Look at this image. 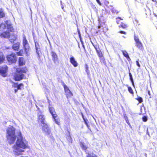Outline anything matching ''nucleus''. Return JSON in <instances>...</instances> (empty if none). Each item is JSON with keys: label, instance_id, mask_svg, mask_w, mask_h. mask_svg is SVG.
Returning a JSON list of instances; mask_svg holds the SVG:
<instances>
[{"label": "nucleus", "instance_id": "1", "mask_svg": "<svg viewBox=\"0 0 157 157\" xmlns=\"http://www.w3.org/2000/svg\"><path fill=\"white\" fill-rule=\"evenodd\" d=\"M6 131L7 141L10 144H13L17 137L16 135L15 134V128L13 126L10 125L6 129ZM16 144V146H13V152L17 155L22 154L25 151L24 149L27 148L28 147V142L23 137L20 131L17 133V140Z\"/></svg>", "mask_w": 157, "mask_h": 157}, {"label": "nucleus", "instance_id": "2", "mask_svg": "<svg viewBox=\"0 0 157 157\" xmlns=\"http://www.w3.org/2000/svg\"><path fill=\"white\" fill-rule=\"evenodd\" d=\"M27 71V69L25 67L21 69H17L14 76V79L17 81L22 80L24 77L23 73H26Z\"/></svg>", "mask_w": 157, "mask_h": 157}, {"label": "nucleus", "instance_id": "3", "mask_svg": "<svg viewBox=\"0 0 157 157\" xmlns=\"http://www.w3.org/2000/svg\"><path fill=\"white\" fill-rule=\"evenodd\" d=\"M0 28L4 29L6 28L8 31L13 32H14V29L13 28L12 24L10 21H6L5 22V24H2L0 25Z\"/></svg>", "mask_w": 157, "mask_h": 157}, {"label": "nucleus", "instance_id": "4", "mask_svg": "<svg viewBox=\"0 0 157 157\" xmlns=\"http://www.w3.org/2000/svg\"><path fill=\"white\" fill-rule=\"evenodd\" d=\"M13 38L12 39L10 38V33L8 32H5L2 33L0 35V36L2 38H9L10 41L11 42H13L17 38L16 36L15 35H13Z\"/></svg>", "mask_w": 157, "mask_h": 157}, {"label": "nucleus", "instance_id": "5", "mask_svg": "<svg viewBox=\"0 0 157 157\" xmlns=\"http://www.w3.org/2000/svg\"><path fill=\"white\" fill-rule=\"evenodd\" d=\"M22 45L24 48L25 49V52L27 55H28V52L29 51V44L28 43V42L26 39V37L24 36L23 37Z\"/></svg>", "mask_w": 157, "mask_h": 157}, {"label": "nucleus", "instance_id": "6", "mask_svg": "<svg viewBox=\"0 0 157 157\" xmlns=\"http://www.w3.org/2000/svg\"><path fill=\"white\" fill-rule=\"evenodd\" d=\"M43 131L47 135H50L51 134V130L48 125L46 123L42 124Z\"/></svg>", "mask_w": 157, "mask_h": 157}, {"label": "nucleus", "instance_id": "7", "mask_svg": "<svg viewBox=\"0 0 157 157\" xmlns=\"http://www.w3.org/2000/svg\"><path fill=\"white\" fill-rule=\"evenodd\" d=\"M134 39L136 42V46L140 49L142 50L143 48L142 44L140 41L138 36L135 35L134 36Z\"/></svg>", "mask_w": 157, "mask_h": 157}, {"label": "nucleus", "instance_id": "8", "mask_svg": "<svg viewBox=\"0 0 157 157\" xmlns=\"http://www.w3.org/2000/svg\"><path fill=\"white\" fill-rule=\"evenodd\" d=\"M7 58L8 61L10 63H14L16 61V57L14 53L7 56Z\"/></svg>", "mask_w": 157, "mask_h": 157}, {"label": "nucleus", "instance_id": "9", "mask_svg": "<svg viewBox=\"0 0 157 157\" xmlns=\"http://www.w3.org/2000/svg\"><path fill=\"white\" fill-rule=\"evenodd\" d=\"M8 67L6 65H4L0 68V74L3 77H6V73L7 71Z\"/></svg>", "mask_w": 157, "mask_h": 157}, {"label": "nucleus", "instance_id": "10", "mask_svg": "<svg viewBox=\"0 0 157 157\" xmlns=\"http://www.w3.org/2000/svg\"><path fill=\"white\" fill-rule=\"evenodd\" d=\"M63 87L66 96L67 98L72 96V94L69 90L67 86L66 85H63Z\"/></svg>", "mask_w": 157, "mask_h": 157}, {"label": "nucleus", "instance_id": "11", "mask_svg": "<svg viewBox=\"0 0 157 157\" xmlns=\"http://www.w3.org/2000/svg\"><path fill=\"white\" fill-rule=\"evenodd\" d=\"M39 121H40L42 124L45 123L44 122V120L45 119V116L42 114V113L40 111L38 113Z\"/></svg>", "mask_w": 157, "mask_h": 157}, {"label": "nucleus", "instance_id": "12", "mask_svg": "<svg viewBox=\"0 0 157 157\" xmlns=\"http://www.w3.org/2000/svg\"><path fill=\"white\" fill-rule=\"evenodd\" d=\"M70 62L75 67H77L78 65L77 62L75 60V58L73 56H71L70 58Z\"/></svg>", "mask_w": 157, "mask_h": 157}, {"label": "nucleus", "instance_id": "13", "mask_svg": "<svg viewBox=\"0 0 157 157\" xmlns=\"http://www.w3.org/2000/svg\"><path fill=\"white\" fill-rule=\"evenodd\" d=\"M53 121H54L58 125L60 124V120L57 115L56 116H52Z\"/></svg>", "mask_w": 157, "mask_h": 157}, {"label": "nucleus", "instance_id": "14", "mask_svg": "<svg viewBox=\"0 0 157 157\" xmlns=\"http://www.w3.org/2000/svg\"><path fill=\"white\" fill-rule=\"evenodd\" d=\"M95 49L96 50V52L97 53V54L99 57L100 58V59L101 60L103 61L104 60V58L103 57L102 54L101 52V51H99L97 49V48L95 47Z\"/></svg>", "mask_w": 157, "mask_h": 157}, {"label": "nucleus", "instance_id": "15", "mask_svg": "<svg viewBox=\"0 0 157 157\" xmlns=\"http://www.w3.org/2000/svg\"><path fill=\"white\" fill-rule=\"evenodd\" d=\"M49 110L52 116H56L57 115L56 113L54 108L49 106Z\"/></svg>", "mask_w": 157, "mask_h": 157}, {"label": "nucleus", "instance_id": "16", "mask_svg": "<svg viewBox=\"0 0 157 157\" xmlns=\"http://www.w3.org/2000/svg\"><path fill=\"white\" fill-rule=\"evenodd\" d=\"M35 46L36 47V52L37 55L38 57L39 58H40V54L39 53V45L38 43L37 42H35Z\"/></svg>", "mask_w": 157, "mask_h": 157}, {"label": "nucleus", "instance_id": "17", "mask_svg": "<svg viewBox=\"0 0 157 157\" xmlns=\"http://www.w3.org/2000/svg\"><path fill=\"white\" fill-rule=\"evenodd\" d=\"M52 59L54 62L55 63L57 60V56L56 54L54 52H52L51 53Z\"/></svg>", "mask_w": 157, "mask_h": 157}, {"label": "nucleus", "instance_id": "18", "mask_svg": "<svg viewBox=\"0 0 157 157\" xmlns=\"http://www.w3.org/2000/svg\"><path fill=\"white\" fill-rule=\"evenodd\" d=\"M20 43L17 42L13 44V48L15 51H18L19 48Z\"/></svg>", "mask_w": 157, "mask_h": 157}, {"label": "nucleus", "instance_id": "19", "mask_svg": "<svg viewBox=\"0 0 157 157\" xmlns=\"http://www.w3.org/2000/svg\"><path fill=\"white\" fill-rule=\"evenodd\" d=\"M121 51L123 55L124 56L126 57L128 61H129L130 60V59L129 57L128 54L126 51L122 50Z\"/></svg>", "mask_w": 157, "mask_h": 157}, {"label": "nucleus", "instance_id": "20", "mask_svg": "<svg viewBox=\"0 0 157 157\" xmlns=\"http://www.w3.org/2000/svg\"><path fill=\"white\" fill-rule=\"evenodd\" d=\"M19 64L20 66H22L25 64V62L23 57H20L19 59Z\"/></svg>", "mask_w": 157, "mask_h": 157}, {"label": "nucleus", "instance_id": "21", "mask_svg": "<svg viewBox=\"0 0 157 157\" xmlns=\"http://www.w3.org/2000/svg\"><path fill=\"white\" fill-rule=\"evenodd\" d=\"M80 145L83 150H85L87 149V147L84 143L80 142Z\"/></svg>", "mask_w": 157, "mask_h": 157}, {"label": "nucleus", "instance_id": "22", "mask_svg": "<svg viewBox=\"0 0 157 157\" xmlns=\"http://www.w3.org/2000/svg\"><path fill=\"white\" fill-rule=\"evenodd\" d=\"M129 77H130V79L131 81L132 84V86H133L134 87H135V85H134V81L133 80L132 75L131 74V73L130 72L129 73Z\"/></svg>", "mask_w": 157, "mask_h": 157}, {"label": "nucleus", "instance_id": "23", "mask_svg": "<svg viewBox=\"0 0 157 157\" xmlns=\"http://www.w3.org/2000/svg\"><path fill=\"white\" fill-rule=\"evenodd\" d=\"M23 85L22 83H21L19 84L18 85L17 84H14V87H17V89L21 90V86H23Z\"/></svg>", "mask_w": 157, "mask_h": 157}, {"label": "nucleus", "instance_id": "24", "mask_svg": "<svg viewBox=\"0 0 157 157\" xmlns=\"http://www.w3.org/2000/svg\"><path fill=\"white\" fill-rule=\"evenodd\" d=\"M4 59L5 57L3 55L2 53L0 52V63L3 62Z\"/></svg>", "mask_w": 157, "mask_h": 157}, {"label": "nucleus", "instance_id": "25", "mask_svg": "<svg viewBox=\"0 0 157 157\" xmlns=\"http://www.w3.org/2000/svg\"><path fill=\"white\" fill-rule=\"evenodd\" d=\"M126 86L128 88V90L129 92L131 94H133L134 93L132 88L131 87L128 86V85H126Z\"/></svg>", "mask_w": 157, "mask_h": 157}, {"label": "nucleus", "instance_id": "26", "mask_svg": "<svg viewBox=\"0 0 157 157\" xmlns=\"http://www.w3.org/2000/svg\"><path fill=\"white\" fill-rule=\"evenodd\" d=\"M5 16L4 13L2 9H0V17H4Z\"/></svg>", "mask_w": 157, "mask_h": 157}, {"label": "nucleus", "instance_id": "27", "mask_svg": "<svg viewBox=\"0 0 157 157\" xmlns=\"http://www.w3.org/2000/svg\"><path fill=\"white\" fill-rule=\"evenodd\" d=\"M119 27H122V28L124 29L125 28L127 27V25H125V24L121 23V24L119 25Z\"/></svg>", "mask_w": 157, "mask_h": 157}, {"label": "nucleus", "instance_id": "28", "mask_svg": "<svg viewBox=\"0 0 157 157\" xmlns=\"http://www.w3.org/2000/svg\"><path fill=\"white\" fill-rule=\"evenodd\" d=\"M23 51L22 50H20V51L18 52H17L16 53L17 55L19 56H22V54L23 53Z\"/></svg>", "mask_w": 157, "mask_h": 157}, {"label": "nucleus", "instance_id": "29", "mask_svg": "<svg viewBox=\"0 0 157 157\" xmlns=\"http://www.w3.org/2000/svg\"><path fill=\"white\" fill-rule=\"evenodd\" d=\"M124 119L125 120L126 122L129 125H130V124L129 122V121L128 120V117L126 116H124Z\"/></svg>", "mask_w": 157, "mask_h": 157}, {"label": "nucleus", "instance_id": "30", "mask_svg": "<svg viewBox=\"0 0 157 157\" xmlns=\"http://www.w3.org/2000/svg\"><path fill=\"white\" fill-rule=\"evenodd\" d=\"M123 20V19L120 17H118L116 18V22L117 24L119 23L120 20Z\"/></svg>", "mask_w": 157, "mask_h": 157}, {"label": "nucleus", "instance_id": "31", "mask_svg": "<svg viewBox=\"0 0 157 157\" xmlns=\"http://www.w3.org/2000/svg\"><path fill=\"white\" fill-rule=\"evenodd\" d=\"M136 99L140 102H141L143 101V99L141 97H138Z\"/></svg>", "mask_w": 157, "mask_h": 157}, {"label": "nucleus", "instance_id": "32", "mask_svg": "<svg viewBox=\"0 0 157 157\" xmlns=\"http://www.w3.org/2000/svg\"><path fill=\"white\" fill-rule=\"evenodd\" d=\"M142 120L144 122H146L147 121V117L146 116H144L142 118Z\"/></svg>", "mask_w": 157, "mask_h": 157}, {"label": "nucleus", "instance_id": "33", "mask_svg": "<svg viewBox=\"0 0 157 157\" xmlns=\"http://www.w3.org/2000/svg\"><path fill=\"white\" fill-rule=\"evenodd\" d=\"M84 121L85 124L86 125L88 124V121L87 120V119H86V120L84 119Z\"/></svg>", "mask_w": 157, "mask_h": 157}, {"label": "nucleus", "instance_id": "34", "mask_svg": "<svg viewBox=\"0 0 157 157\" xmlns=\"http://www.w3.org/2000/svg\"><path fill=\"white\" fill-rule=\"evenodd\" d=\"M111 11L113 13H118L117 12V11L115 10L114 9H113L112 10H111Z\"/></svg>", "mask_w": 157, "mask_h": 157}, {"label": "nucleus", "instance_id": "35", "mask_svg": "<svg viewBox=\"0 0 157 157\" xmlns=\"http://www.w3.org/2000/svg\"><path fill=\"white\" fill-rule=\"evenodd\" d=\"M136 63L137 65L139 67H140V65L139 63V62L138 61H136Z\"/></svg>", "mask_w": 157, "mask_h": 157}, {"label": "nucleus", "instance_id": "36", "mask_svg": "<svg viewBox=\"0 0 157 157\" xmlns=\"http://www.w3.org/2000/svg\"><path fill=\"white\" fill-rule=\"evenodd\" d=\"M119 33L121 34H126V32L123 31H120Z\"/></svg>", "mask_w": 157, "mask_h": 157}, {"label": "nucleus", "instance_id": "37", "mask_svg": "<svg viewBox=\"0 0 157 157\" xmlns=\"http://www.w3.org/2000/svg\"><path fill=\"white\" fill-rule=\"evenodd\" d=\"M78 34L79 35V37L80 38V39H81V35L80 34V32L79 31H78Z\"/></svg>", "mask_w": 157, "mask_h": 157}, {"label": "nucleus", "instance_id": "38", "mask_svg": "<svg viewBox=\"0 0 157 157\" xmlns=\"http://www.w3.org/2000/svg\"><path fill=\"white\" fill-rule=\"evenodd\" d=\"M96 1L100 5H101V3L100 2L99 0H96Z\"/></svg>", "mask_w": 157, "mask_h": 157}, {"label": "nucleus", "instance_id": "39", "mask_svg": "<svg viewBox=\"0 0 157 157\" xmlns=\"http://www.w3.org/2000/svg\"><path fill=\"white\" fill-rule=\"evenodd\" d=\"M86 72L87 73H88V67H87V66H86Z\"/></svg>", "mask_w": 157, "mask_h": 157}, {"label": "nucleus", "instance_id": "40", "mask_svg": "<svg viewBox=\"0 0 157 157\" xmlns=\"http://www.w3.org/2000/svg\"><path fill=\"white\" fill-rule=\"evenodd\" d=\"M82 118L83 119V120H84V119L85 120H86L87 119L86 118H85V117H84V116L82 114Z\"/></svg>", "mask_w": 157, "mask_h": 157}, {"label": "nucleus", "instance_id": "41", "mask_svg": "<svg viewBox=\"0 0 157 157\" xmlns=\"http://www.w3.org/2000/svg\"><path fill=\"white\" fill-rule=\"evenodd\" d=\"M82 46L83 47V48L85 50V46H84V45L83 44V43L82 42Z\"/></svg>", "mask_w": 157, "mask_h": 157}, {"label": "nucleus", "instance_id": "42", "mask_svg": "<svg viewBox=\"0 0 157 157\" xmlns=\"http://www.w3.org/2000/svg\"><path fill=\"white\" fill-rule=\"evenodd\" d=\"M86 126L87 127V128H88L89 129H90V125H89V124H88V125H86Z\"/></svg>", "mask_w": 157, "mask_h": 157}, {"label": "nucleus", "instance_id": "43", "mask_svg": "<svg viewBox=\"0 0 157 157\" xmlns=\"http://www.w3.org/2000/svg\"><path fill=\"white\" fill-rule=\"evenodd\" d=\"M61 7L62 9H63V5H62V4H61Z\"/></svg>", "mask_w": 157, "mask_h": 157}, {"label": "nucleus", "instance_id": "44", "mask_svg": "<svg viewBox=\"0 0 157 157\" xmlns=\"http://www.w3.org/2000/svg\"><path fill=\"white\" fill-rule=\"evenodd\" d=\"M135 21L136 22V23H138V22H139L138 21V20H137V19H136L135 20Z\"/></svg>", "mask_w": 157, "mask_h": 157}, {"label": "nucleus", "instance_id": "45", "mask_svg": "<svg viewBox=\"0 0 157 157\" xmlns=\"http://www.w3.org/2000/svg\"><path fill=\"white\" fill-rule=\"evenodd\" d=\"M17 90H18V89H15V90H14V91H15V93H17Z\"/></svg>", "mask_w": 157, "mask_h": 157}, {"label": "nucleus", "instance_id": "46", "mask_svg": "<svg viewBox=\"0 0 157 157\" xmlns=\"http://www.w3.org/2000/svg\"><path fill=\"white\" fill-rule=\"evenodd\" d=\"M148 94H149V95H150V91H148Z\"/></svg>", "mask_w": 157, "mask_h": 157}, {"label": "nucleus", "instance_id": "47", "mask_svg": "<svg viewBox=\"0 0 157 157\" xmlns=\"http://www.w3.org/2000/svg\"><path fill=\"white\" fill-rule=\"evenodd\" d=\"M152 1L153 2H156V0H152Z\"/></svg>", "mask_w": 157, "mask_h": 157}, {"label": "nucleus", "instance_id": "48", "mask_svg": "<svg viewBox=\"0 0 157 157\" xmlns=\"http://www.w3.org/2000/svg\"><path fill=\"white\" fill-rule=\"evenodd\" d=\"M60 3H61V4H62V2L61 1H60Z\"/></svg>", "mask_w": 157, "mask_h": 157}, {"label": "nucleus", "instance_id": "49", "mask_svg": "<svg viewBox=\"0 0 157 157\" xmlns=\"http://www.w3.org/2000/svg\"><path fill=\"white\" fill-rule=\"evenodd\" d=\"M123 37H124V38H125V37H124V36H123Z\"/></svg>", "mask_w": 157, "mask_h": 157}]
</instances>
